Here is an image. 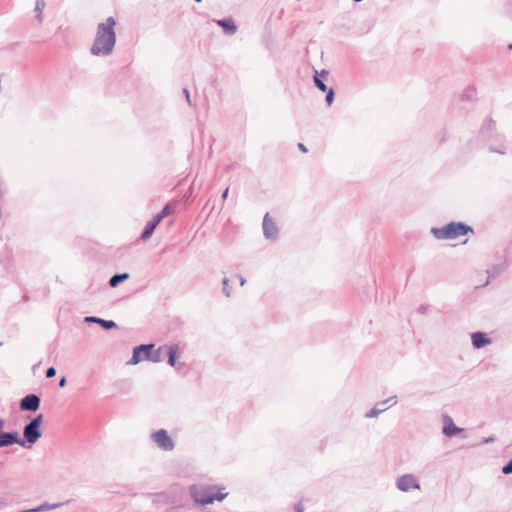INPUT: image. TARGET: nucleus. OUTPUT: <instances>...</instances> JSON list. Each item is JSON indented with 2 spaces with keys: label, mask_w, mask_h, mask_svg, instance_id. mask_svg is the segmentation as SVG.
Listing matches in <instances>:
<instances>
[{
  "label": "nucleus",
  "mask_w": 512,
  "mask_h": 512,
  "mask_svg": "<svg viewBox=\"0 0 512 512\" xmlns=\"http://www.w3.org/2000/svg\"><path fill=\"white\" fill-rule=\"evenodd\" d=\"M46 7V2L45 0H36L35 2V8H34V12H35V17L36 19L38 20V22L41 24L43 22V11Z\"/></svg>",
  "instance_id": "nucleus-22"
},
{
  "label": "nucleus",
  "mask_w": 512,
  "mask_h": 512,
  "mask_svg": "<svg viewBox=\"0 0 512 512\" xmlns=\"http://www.w3.org/2000/svg\"><path fill=\"white\" fill-rule=\"evenodd\" d=\"M427 311V307L424 306V305H421L419 308H418V312L421 313V314H424L426 313Z\"/></svg>",
  "instance_id": "nucleus-37"
},
{
  "label": "nucleus",
  "mask_w": 512,
  "mask_h": 512,
  "mask_svg": "<svg viewBox=\"0 0 512 512\" xmlns=\"http://www.w3.org/2000/svg\"><path fill=\"white\" fill-rule=\"evenodd\" d=\"M84 321L86 323H97L105 330H111L117 327V324L112 320H105L96 316H87Z\"/></svg>",
  "instance_id": "nucleus-16"
},
{
  "label": "nucleus",
  "mask_w": 512,
  "mask_h": 512,
  "mask_svg": "<svg viewBox=\"0 0 512 512\" xmlns=\"http://www.w3.org/2000/svg\"><path fill=\"white\" fill-rule=\"evenodd\" d=\"M56 375V369L51 366L46 370V378H52Z\"/></svg>",
  "instance_id": "nucleus-28"
},
{
  "label": "nucleus",
  "mask_w": 512,
  "mask_h": 512,
  "mask_svg": "<svg viewBox=\"0 0 512 512\" xmlns=\"http://www.w3.org/2000/svg\"><path fill=\"white\" fill-rule=\"evenodd\" d=\"M151 439L157 445V447L163 451H172L175 447L173 439L165 429H159L158 431L152 433Z\"/></svg>",
  "instance_id": "nucleus-7"
},
{
  "label": "nucleus",
  "mask_w": 512,
  "mask_h": 512,
  "mask_svg": "<svg viewBox=\"0 0 512 512\" xmlns=\"http://www.w3.org/2000/svg\"><path fill=\"white\" fill-rule=\"evenodd\" d=\"M166 353L168 355V364L171 367H174L176 369H180V366L178 367L176 364L178 353H179V346L177 344L173 345H167Z\"/></svg>",
  "instance_id": "nucleus-17"
},
{
  "label": "nucleus",
  "mask_w": 512,
  "mask_h": 512,
  "mask_svg": "<svg viewBox=\"0 0 512 512\" xmlns=\"http://www.w3.org/2000/svg\"><path fill=\"white\" fill-rule=\"evenodd\" d=\"M430 232L438 240H451L473 233V228L463 222H450L443 227H432Z\"/></svg>",
  "instance_id": "nucleus-5"
},
{
  "label": "nucleus",
  "mask_w": 512,
  "mask_h": 512,
  "mask_svg": "<svg viewBox=\"0 0 512 512\" xmlns=\"http://www.w3.org/2000/svg\"><path fill=\"white\" fill-rule=\"evenodd\" d=\"M294 511L295 512H303L304 511L303 504L301 502L296 503L294 505Z\"/></svg>",
  "instance_id": "nucleus-32"
},
{
  "label": "nucleus",
  "mask_w": 512,
  "mask_h": 512,
  "mask_svg": "<svg viewBox=\"0 0 512 512\" xmlns=\"http://www.w3.org/2000/svg\"><path fill=\"white\" fill-rule=\"evenodd\" d=\"M471 341L475 349H481L492 342L486 333L480 331L471 334Z\"/></svg>",
  "instance_id": "nucleus-14"
},
{
  "label": "nucleus",
  "mask_w": 512,
  "mask_h": 512,
  "mask_svg": "<svg viewBox=\"0 0 512 512\" xmlns=\"http://www.w3.org/2000/svg\"><path fill=\"white\" fill-rule=\"evenodd\" d=\"M239 282H240V285L243 286L245 283H246V280L243 276L239 275Z\"/></svg>",
  "instance_id": "nucleus-40"
},
{
  "label": "nucleus",
  "mask_w": 512,
  "mask_h": 512,
  "mask_svg": "<svg viewBox=\"0 0 512 512\" xmlns=\"http://www.w3.org/2000/svg\"><path fill=\"white\" fill-rule=\"evenodd\" d=\"M298 148H299V150H301L304 153L307 152V148H306V146L303 143H299L298 144Z\"/></svg>",
  "instance_id": "nucleus-36"
},
{
  "label": "nucleus",
  "mask_w": 512,
  "mask_h": 512,
  "mask_svg": "<svg viewBox=\"0 0 512 512\" xmlns=\"http://www.w3.org/2000/svg\"><path fill=\"white\" fill-rule=\"evenodd\" d=\"M390 404L389 407H392L397 404V396H391L383 401L377 402L374 407L369 410L366 414V418H374L383 413L388 409V407H384L386 404Z\"/></svg>",
  "instance_id": "nucleus-11"
},
{
  "label": "nucleus",
  "mask_w": 512,
  "mask_h": 512,
  "mask_svg": "<svg viewBox=\"0 0 512 512\" xmlns=\"http://www.w3.org/2000/svg\"><path fill=\"white\" fill-rule=\"evenodd\" d=\"M325 92H326L325 101H326L327 105L330 106L334 101V96H335L334 90H333V88H329Z\"/></svg>",
  "instance_id": "nucleus-25"
},
{
  "label": "nucleus",
  "mask_w": 512,
  "mask_h": 512,
  "mask_svg": "<svg viewBox=\"0 0 512 512\" xmlns=\"http://www.w3.org/2000/svg\"><path fill=\"white\" fill-rule=\"evenodd\" d=\"M130 275L129 273H117L115 275H113L110 279H109V286L111 288H115L117 287L121 282L129 279Z\"/></svg>",
  "instance_id": "nucleus-21"
},
{
  "label": "nucleus",
  "mask_w": 512,
  "mask_h": 512,
  "mask_svg": "<svg viewBox=\"0 0 512 512\" xmlns=\"http://www.w3.org/2000/svg\"><path fill=\"white\" fill-rule=\"evenodd\" d=\"M508 49L512 50V43L508 45Z\"/></svg>",
  "instance_id": "nucleus-42"
},
{
  "label": "nucleus",
  "mask_w": 512,
  "mask_h": 512,
  "mask_svg": "<svg viewBox=\"0 0 512 512\" xmlns=\"http://www.w3.org/2000/svg\"><path fill=\"white\" fill-rule=\"evenodd\" d=\"M41 398L37 394H28L24 396L19 403L21 411L36 412L40 408Z\"/></svg>",
  "instance_id": "nucleus-8"
},
{
  "label": "nucleus",
  "mask_w": 512,
  "mask_h": 512,
  "mask_svg": "<svg viewBox=\"0 0 512 512\" xmlns=\"http://www.w3.org/2000/svg\"><path fill=\"white\" fill-rule=\"evenodd\" d=\"M174 212V207L171 204H166L163 209L158 213L162 218H165Z\"/></svg>",
  "instance_id": "nucleus-24"
},
{
  "label": "nucleus",
  "mask_w": 512,
  "mask_h": 512,
  "mask_svg": "<svg viewBox=\"0 0 512 512\" xmlns=\"http://www.w3.org/2000/svg\"><path fill=\"white\" fill-rule=\"evenodd\" d=\"M508 265H509L508 262H503L501 264L492 265L490 268H488L487 269L488 280H487L486 284H488L491 279H494L497 276H499L508 267Z\"/></svg>",
  "instance_id": "nucleus-18"
},
{
  "label": "nucleus",
  "mask_w": 512,
  "mask_h": 512,
  "mask_svg": "<svg viewBox=\"0 0 512 512\" xmlns=\"http://www.w3.org/2000/svg\"><path fill=\"white\" fill-rule=\"evenodd\" d=\"M14 444L20 445V437L17 431L0 432V448Z\"/></svg>",
  "instance_id": "nucleus-13"
},
{
  "label": "nucleus",
  "mask_w": 512,
  "mask_h": 512,
  "mask_svg": "<svg viewBox=\"0 0 512 512\" xmlns=\"http://www.w3.org/2000/svg\"><path fill=\"white\" fill-rule=\"evenodd\" d=\"M492 142H493L495 145H498V141H497L495 138H493Z\"/></svg>",
  "instance_id": "nucleus-41"
},
{
  "label": "nucleus",
  "mask_w": 512,
  "mask_h": 512,
  "mask_svg": "<svg viewBox=\"0 0 512 512\" xmlns=\"http://www.w3.org/2000/svg\"><path fill=\"white\" fill-rule=\"evenodd\" d=\"M493 442H495V437L494 436H489V437L483 438L482 441H481V444H490V443H493Z\"/></svg>",
  "instance_id": "nucleus-30"
},
{
  "label": "nucleus",
  "mask_w": 512,
  "mask_h": 512,
  "mask_svg": "<svg viewBox=\"0 0 512 512\" xmlns=\"http://www.w3.org/2000/svg\"><path fill=\"white\" fill-rule=\"evenodd\" d=\"M43 414L36 415L23 428V438H20V446L30 449L42 437L41 425L43 423Z\"/></svg>",
  "instance_id": "nucleus-6"
},
{
  "label": "nucleus",
  "mask_w": 512,
  "mask_h": 512,
  "mask_svg": "<svg viewBox=\"0 0 512 512\" xmlns=\"http://www.w3.org/2000/svg\"><path fill=\"white\" fill-rule=\"evenodd\" d=\"M63 504L62 503H54V504H49V503H43L35 508H32V509H27V510H21L20 512H43V511H48V510H51V509H55V508H58V507H61Z\"/></svg>",
  "instance_id": "nucleus-20"
},
{
  "label": "nucleus",
  "mask_w": 512,
  "mask_h": 512,
  "mask_svg": "<svg viewBox=\"0 0 512 512\" xmlns=\"http://www.w3.org/2000/svg\"><path fill=\"white\" fill-rule=\"evenodd\" d=\"M163 218L157 213L151 220L150 222L153 223L154 226H158L159 223L161 222Z\"/></svg>",
  "instance_id": "nucleus-29"
},
{
  "label": "nucleus",
  "mask_w": 512,
  "mask_h": 512,
  "mask_svg": "<svg viewBox=\"0 0 512 512\" xmlns=\"http://www.w3.org/2000/svg\"><path fill=\"white\" fill-rule=\"evenodd\" d=\"M229 188H226L222 193V200L225 201L228 197Z\"/></svg>",
  "instance_id": "nucleus-35"
},
{
  "label": "nucleus",
  "mask_w": 512,
  "mask_h": 512,
  "mask_svg": "<svg viewBox=\"0 0 512 512\" xmlns=\"http://www.w3.org/2000/svg\"><path fill=\"white\" fill-rule=\"evenodd\" d=\"M502 473L505 475L512 474V459L502 467Z\"/></svg>",
  "instance_id": "nucleus-27"
},
{
  "label": "nucleus",
  "mask_w": 512,
  "mask_h": 512,
  "mask_svg": "<svg viewBox=\"0 0 512 512\" xmlns=\"http://www.w3.org/2000/svg\"><path fill=\"white\" fill-rule=\"evenodd\" d=\"M262 228L266 239L275 241L278 238V227L272 218H270L269 213H266L263 218Z\"/></svg>",
  "instance_id": "nucleus-10"
},
{
  "label": "nucleus",
  "mask_w": 512,
  "mask_h": 512,
  "mask_svg": "<svg viewBox=\"0 0 512 512\" xmlns=\"http://www.w3.org/2000/svg\"><path fill=\"white\" fill-rule=\"evenodd\" d=\"M155 229H156V226H154L153 223L148 221L141 233L140 239L143 241L148 240L154 233Z\"/></svg>",
  "instance_id": "nucleus-23"
},
{
  "label": "nucleus",
  "mask_w": 512,
  "mask_h": 512,
  "mask_svg": "<svg viewBox=\"0 0 512 512\" xmlns=\"http://www.w3.org/2000/svg\"><path fill=\"white\" fill-rule=\"evenodd\" d=\"M479 138L485 143L489 152L500 155L507 153L508 145L505 136L497 131L496 122L493 119L487 118L483 122L479 131Z\"/></svg>",
  "instance_id": "nucleus-2"
},
{
  "label": "nucleus",
  "mask_w": 512,
  "mask_h": 512,
  "mask_svg": "<svg viewBox=\"0 0 512 512\" xmlns=\"http://www.w3.org/2000/svg\"><path fill=\"white\" fill-rule=\"evenodd\" d=\"M115 25L116 20L112 16L98 24L95 39L90 48L93 56L106 57L112 54L116 44Z\"/></svg>",
  "instance_id": "nucleus-1"
},
{
  "label": "nucleus",
  "mask_w": 512,
  "mask_h": 512,
  "mask_svg": "<svg viewBox=\"0 0 512 512\" xmlns=\"http://www.w3.org/2000/svg\"><path fill=\"white\" fill-rule=\"evenodd\" d=\"M461 97H462L463 100H467V101H471L472 100V96L468 95V94H465V93H463Z\"/></svg>",
  "instance_id": "nucleus-38"
},
{
  "label": "nucleus",
  "mask_w": 512,
  "mask_h": 512,
  "mask_svg": "<svg viewBox=\"0 0 512 512\" xmlns=\"http://www.w3.org/2000/svg\"><path fill=\"white\" fill-rule=\"evenodd\" d=\"M166 349L167 345L159 346L158 349L154 350V344H141L133 348L132 357L127 364L136 365L142 360H149L154 363L161 362Z\"/></svg>",
  "instance_id": "nucleus-3"
},
{
  "label": "nucleus",
  "mask_w": 512,
  "mask_h": 512,
  "mask_svg": "<svg viewBox=\"0 0 512 512\" xmlns=\"http://www.w3.org/2000/svg\"><path fill=\"white\" fill-rule=\"evenodd\" d=\"M37 367H38V364H37V365H34V366H33V368H32V369H33V371H34L35 369H37Z\"/></svg>",
  "instance_id": "nucleus-43"
},
{
  "label": "nucleus",
  "mask_w": 512,
  "mask_h": 512,
  "mask_svg": "<svg viewBox=\"0 0 512 512\" xmlns=\"http://www.w3.org/2000/svg\"><path fill=\"white\" fill-rule=\"evenodd\" d=\"M217 25L220 26L224 33L227 35H233L237 31V25L231 17L223 18L216 21Z\"/></svg>",
  "instance_id": "nucleus-15"
},
{
  "label": "nucleus",
  "mask_w": 512,
  "mask_h": 512,
  "mask_svg": "<svg viewBox=\"0 0 512 512\" xmlns=\"http://www.w3.org/2000/svg\"><path fill=\"white\" fill-rule=\"evenodd\" d=\"M183 93L186 97V101L188 103L189 106H192V102H191V99H190V93H189V90L187 88H184L183 89Z\"/></svg>",
  "instance_id": "nucleus-31"
},
{
  "label": "nucleus",
  "mask_w": 512,
  "mask_h": 512,
  "mask_svg": "<svg viewBox=\"0 0 512 512\" xmlns=\"http://www.w3.org/2000/svg\"><path fill=\"white\" fill-rule=\"evenodd\" d=\"M396 486L402 492H408L411 489H420V484L413 474H404L398 477Z\"/></svg>",
  "instance_id": "nucleus-9"
},
{
  "label": "nucleus",
  "mask_w": 512,
  "mask_h": 512,
  "mask_svg": "<svg viewBox=\"0 0 512 512\" xmlns=\"http://www.w3.org/2000/svg\"><path fill=\"white\" fill-rule=\"evenodd\" d=\"M328 74L329 72L323 69L320 73L316 71L313 77L315 86L322 92H325L327 89H329L324 82V79L328 76Z\"/></svg>",
  "instance_id": "nucleus-19"
},
{
  "label": "nucleus",
  "mask_w": 512,
  "mask_h": 512,
  "mask_svg": "<svg viewBox=\"0 0 512 512\" xmlns=\"http://www.w3.org/2000/svg\"><path fill=\"white\" fill-rule=\"evenodd\" d=\"M215 486L194 484L190 487V496L198 504L207 505L213 503L215 500H224L228 493L215 491Z\"/></svg>",
  "instance_id": "nucleus-4"
},
{
  "label": "nucleus",
  "mask_w": 512,
  "mask_h": 512,
  "mask_svg": "<svg viewBox=\"0 0 512 512\" xmlns=\"http://www.w3.org/2000/svg\"><path fill=\"white\" fill-rule=\"evenodd\" d=\"M5 420L3 418H0V432L3 431L4 427H5Z\"/></svg>",
  "instance_id": "nucleus-39"
},
{
  "label": "nucleus",
  "mask_w": 512,
  "mask_h": 512,
  "mask_svg": "<svg viewBox=\"0 0 512 512\" xmlns=\"http://www.w3.org/2000/svg\"><path fill=\"white\" fill-rule=\"evenodd\" d=\"M66 383H67L66 377L65 376L61 377L59 380V387H61V388L65 387Z\"/></svg>",
  "instance_id": "nucleus-34"
},
{
  "label": "nucleus",
  "mask_w": 512,
  "mask_h": 512,
  "mask_svg": "<svg viewBox=\"0 0 512 512\" xmlns=\"http://www.w3.org/2000/svg\"><path fill=\"white\" fill-rule=\"evenodd\" d=\"M229 282L230 281H229V279L227 277H224L223 280H222L223 293L225 294L226 297H230V295H231Z\"/></svg>",
  "instance_id": "nucleus-26"
},
{
  "label": "nucleus",
  "mask_w": 512,
  "mask_h": 512,
  "mask_svg": "<svg viewBox=\"0 0 512 512\" xmlns=\"http://www.w3.org/2000/svg\"><path fill=\"white\" fill-rule=\"evenodd\" d=\"M9 500L7 498H1L0 499V509L7 507L9 505Z\"/></svg>",
  "instance_id": "nucleus-33"
},
{
  "label": "nucleus",
  "mask_w": 512,
  "mask_h": 512,
  "mask_svg": "<svg viewBox=\"0 0 512 512\" xmlns=\"http://www.w3.org/2000/svg\"><path fill=\"white\" fill-rule=\"evenodd\" d=\"M442 432L447 437H453L458 434H462V438L467 437L465 434H463L465 432V429L457 427L454 424L453 419L449 415L443 416V431Z\"/></svg>",
  "instance_id": "nucleus-12"
}]
</instances>
